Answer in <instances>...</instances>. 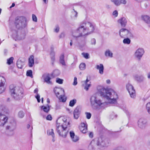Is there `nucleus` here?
Wrapping results in <instances>:
<instances>
[{"instance_id":"9b49d317","label":"nucleus","mask_w":150,"mask_h":150,"mask_svg":"<svg viewBox=\"0 0 150 150\" xmlns=\"http://www.w3.org/2000/svg\"><path fill=\"white\" fill-rule=\"evenodd\" d=\"M147 123V120L143 118L139 119L137 122V126L141 129H144Z\"/></svg>"},{"instance_id":"052dcab7","label":"nucleus","mask_w":150,"mask_h":150,"mask_svg":"<svg viewBox=\"0 0 150 150\" xmlns=\"http://www.w3.org/2000/svg\"><path fill=\"white\" fill-rule=\"evenodd\" d=\"M89 136L90 138H92L93 137V133L92 132H90L89 134Z\"/></svg>"},{"instance_id":"f257e3e1","label":"nucleus","mask_w":150,"mask_h":150,"mask_svg":"<svg viewBox=\"0 0 150 150\" xmlns=\"http://www.w3.org/2000/svg\"><path fill=\"white\" fill-rule=\"evenodd\" d=\"M70 127V121L65 117H60L57 120L56 129L59 136L63 138H66Z\"/></svg>"},{"instance_id":"9d476101","label":"nucleus","mask_w":150,"mask_h":150,"mask_svg":"<svg viewBox=\"0 0 150 150\" xmlns=\"http://www.w3.org/2000/svg\"><path fill=\"white\" fill-rule=\"evenodd\" d=\"M144 53L143 49L139 48L136 50L134 54V56L139 60H140Z\"/></svg>"},{"instance_id":"3c124183","label":"nucleus","mask_w":150,"mask_h":150,"mask_svg":"<svg viewBox=\"0 0 150 150\" xmlns=\"http://www.w3.org/2000/svg\"><path fill=\"white\" fill-rule=\"evenodd\" d=\"M32 19L35 22H37V18L36 16L34 14L32 15Z\"/></svg>"},{"instance_id":"ddd939ff","label":"nucleus","mask_w":150,"mask_h":150,"mask_svg":"<svg viewBox=\"0 0 150 150\" xmlns=\"http://www.w3.org/2000/svg\"><path fill=\"white\" fill-rule=\"evenodd\" d=\"M79 128L82 133H86L87 132V125L86 122H81L79 126Z\"/></svg>"},{"instance_id":"a878e982","label":"nucleus","mask_w":150,"mask_h":150,"mask_svg":"<svg viewBox=\"0 0 150 150\" xmlns=\"http://www.w3.org/2000/svg\"><path fill=\"white\" fill-rule=\"evenodd\" d=\"M41 110H43L46 112H48L50 110V107L48 105H47V106H42L41 107Z\"/></svg>"},{"instance_id":"7ed1b4c3","label":"nucleus","mask_w":150,"mask_h":150,"mask_svg":"<svg viewBox=\"0 0 150 150\" xmlns=\"http://www.w3.org/2000/svg\"><path fill=\"white\" fill-rule=\"evenodd\" d=\"M9 89L12 96L15 99L18 100L23 97V90L22 88L11 85L9 86Z\"/></svg>"},{"instance_id":"a18cd8bd","label":"nucleus","mask_w":150,"mask_h":150,"mask_svg":"<svg viewBox=\"0 0 150 150\" xmlns=\"http://www.w3.org/2000/svg\"><path fill=\"white\" fill-rule=\"evenodd\" d=\"M63 80L59 78H57L56 79V82L59 84H62L63 83Z\"/></svg>"},{"instance_id":"a211bd4d","label":"nucleus","mask_w":150,"mask_h":150,"mask_svg":"<svg viewBox=\"0 0 150 150\" xmlns=\"http://www.w3.org/2000/svg\"><path fill=\"white\" fill-rule=\"evenodd\" d=\"M108 143L105 140L103 141L101 138L98 139L97 144L98 146L100 145L103 147H106L108 146Z\"/></svg>"},{"instance_id":"4468645a","label":"nucleus","mask_w":150,"mask_h":150,"mask_svg":"<svg viewBox=\"0 0 150 150\" xmlns=\"http://www.w3.org/2000/svg\"><path fill=\"white\" fill-rule=\"evenodd\" d=\"M5 81V78L3 76H0V94L4 91L5 88L4 86Z\"/></svg>"},{"instance_id":"c85d7f7f","label":"nucleus","mask_w":150,"mask_h":150,"mask_svg":"<svg viewBox=\"0 0 150 150\" xmlns=\"http://www.w3.org/2000/svg\"><path fill=\"white\" fill-rule=\"evenodd\" d=\"M95 144L94 141H91L88 146V148L90 150H95Z\"/></svg>"},{"instance_id":"2f4dec72","label":"nucleus","mask_w":150,"mask_h":150,"mask_svg":"<svg viewBox=\"0 0 150 150\" xmlns=\"http://www.w3.org/2000/svg\"><path fill=\"white\" fill-rule=\"evenodd\" d=\"M47 134L50 135H51L53 138L54 137V130L52 129H49L47 131Z\"/></svg>"},{"instance_id":"603ef678","label":"nucleus","mask_w":150,"mask_h":150,"mask_svg":"<svg viewBox=\"0 0 150 150\" xmlns=\"http://www.w3.org/2000/svg\"><path fill=\"white\" fill-rule=\"evenodd\" d=\"M77 83V79L76 77H75L74 79V81L73 83V85H76Z\"/></svg>"},{"instance_id":"37998d69","label":"nucleus","mask_w":150,"mask_h":150,"mask_svg":"<svg viewBox=\"0 0 150 150\" xmlns=\"http://www.w3.org/2000/svg\"><path fill=\"white\" fill-rule=\"evenodd\" d=\"M146 109L148 112L150 114V102H149L146 105Z\"/></svg>"},{"instance_id":"f3484780","label":"nucleus","mask_w":150,"mask_h":150,"mask_svg":"<svg viewBox=\"0 0 150 150\" xmlns=\"http://www.w3.org/2000/svg\"><path fill=\"white\" fill-rule=\"evenodd\" d=\"M44 82L48 84H52V82L51 81L50 75L49 74H45L43 75Z\"/></svg>"},{"instance_id":"5701e85b","label":"nucleus","mask_w":150,"mask_h":150,"mask_svg":"<svg viewBox=\"0 0 150 150\" xmlns=\"http://www.w3.org/2000/svg\"><path fill=\"white\" fill-rule=\"evenodd\" d=\"M78 16V13L74 9L71 12V19L73 20L76 19Z\"/></svg>"},{"instance_id":"1a4fd4ad","label":"nucleus","mask_w":150,"mask_h":150,"mask_svg":"<svg viewBox=\"0 0 150 150\" xmlns=\"http://www.w3.org/2000/svg\"><path fill=\"white\" fill-rule=\"evenodd\" d=\"M126 87L131 97L132 98H134L136 96L135 91L133 86L128 83L126 85Z\"/></svg>"},{"instance_id":"7c9ffc66","label":"nucleus","mask_w":150,"mask_h":150,"mask_svg":"<svg viewBox=\"0 0 150 150\" xmlns=\"http://www.w3.org/2000/svg\"><path fill=\"white\" fill-rule=\"evenodd\" d=\"M96 69L98 70L100 74H103V66H97Z\"/></svg>"},{"instance_id":"a19ab883","label":"nucleus","mask_w":150,"mask_h":150,"mask_svg":"<svg viewBox=\"0 0 150 150\" xmlns=\"http://www.w3.org/2000/svg\"><path fill=\"white\" fill-rule=\"evenodd\" d=\"M26 75L28 76H29L32 78L33 75L32 71L31 70H29L27 71L26 73Z\"/></svg>"},{"instance_id":"4d7b16f0","label":"nucleus","mask_w":150,"mask_h":150,"mask_svg":"<svg viewBox=\"0 0 150 150\" xmlns=\"http://www.w3.org/2000/svg\"><path fill=\"white\" fill-rule=\"evenodd\" d=\"M79 68L81 70H84L86 69V66H79Z\"/></svg>"},{"instance_id":"79ce46f5","label":"nucleus","mask_w":150,"mask_h":150,"mask_svg":"<svg viewBox=\"0 0 150 150\" xmlns=\"http://www.w3.org/2000/svg\"><path fill=\"white\" fill-rule=\"evenodd\" d=\"M89 43L91 45H95L96 44V40L94 38L92 39L90 42Z\"/></svg>"},{"instance_id":"5fc2aeb1","label":"nucleus","mask_w":150,"mask_h":150,"mask_svg":"<svg viewBox=\"0 0 150 150\" xmlns=\"http://www.w3.org/2000/svg\"><path fill=\"white\" fill-rule=\"evenodd\" d=\"M69 134L71 138L73 137H74L75 136H76L74 132L73 131H71L70 132Z\"/></svg>"},{"instance_id":"f704fd0d","label":"nucleus","mask_w":150,"mask_h":150,"mask_svg":"<svg viewBox=\"0 0 150 150\" xmlns=\"http://www.w3.org/2000/svg\"><path fill=\"white\" fill-rule=\"evenodd\" d=\"M118 3L117 6H119L121 4H125L127 3L126 0H118Z\"/></svg>"},{"instance_id":"09e8293b","label":"nucleus","mask_w":150,"mask_h":150,"mask_svg":"<svg viewBox=\"0 0 150 150\" xmlns=\"http://www.w3.org/2000/svg\"><path fill=\"white\" fill-rule=\"evenodd\" d=\"M59 28L58 26H56L54 29V31L56 33L59 32Z\"/></svg>"},{"instance_id":"4c0bfd02","label":"nucleus","mask_w":150,"mask_h":150,"mask_svg":"<svg viewBox=\"0 0 150 150\" xmlns=\"http://www.w3.org/2000/svg\"><path fill=\"white\" fill-rule=\"evenodd\" d=\"M24 116V114L23 111H20L18 114V116L19 117L22 118Z\"/></svg>"},{"instance_id":"393cba45","label":"nucleus","mask_w":150,"mask_h":150,"mask_svg":"<svg viewBox=\"0 0 150 150\" xmlns=\"http://www.w3.org/2000/svg\"><path fill=\"white\" fill-rule=\"evenodd\" d=\"M89 80L87 78L86 80L84 81V84H83L84 86V89L86 91H88V89L91 86V84L90 83L88 84V82H89Z\"/></svg>"},{"instance_id":"e2e57ef3","label":"nucleus","mask_w":150,"mask_h":150,"mask_svg":"<svg viewBox=\"0 0 150 150\" xmlns=\"http://www.w3.org/2000/svg\"><path fill=\"white\" fill-rule=\"evenodd\" d=\"M38 92V89L37 88H36L34 91V93H37Z\"/></svg>"},{"instance_id":"58836bf2","label":"nucleus","mask_w":150,"mask_h":150,"mask_svg":"<svg viewBox=\"0 0 150 150\" xmlns=\"http://www.w3.org/2000/svg\"><path fill=\"white\" fill-rule=\"evenodd\" d=\"M144 79V76L142 75H140L137 77V80L139 81H143Z\"/></svg>"},{"instance_id":"b1692460","label":"nucleus","mask_w":150,"mask_h":150,"mask_svg":"<svg viewBox=\"0 0 150 150\" xmlns=\"http://www.w3.org/2000/svg\"><path fill=\"white\" fill-rule=\"evenodd\" d=\"M34 64V56L33 55H30L28 58L29 66H33Z\"/></svg>"},{"instance_id":"bf43d9fd","label":"nucleus","mask_w":150,"mask_h":150,"mask_svg":"<svg viewBox=\"0 0 150 150\" xmlns=\"http://www.w3.org/2000/svg\"><path fill=\"white\" fill-rule=\"evenodd\" d=\"M21 60L20 59H19L17 62V65H21Z\"/></svg>"},{"instance_id":"6e6552de","label":"nucleus","mask_w":150,"mask_h":150,"mask_svg":"<svg viewBox=\"0 0 150 150\" xmlns=\"http://www.w3.org/2000/svg\"><path fill=\"white\" fill-rule=\"evenodd\" d=\"M54 91L57 97L62 102H64V100L62 99L64 95V90L60 88L56 87L54 88Z\"/></svg>"},{"instance_id":"de8ad7c7","label":"nucleus","mask_w":150,"mask_h":150,"mask_svg":"<svg viewBox=\"0 0 150 150\" xmlns=\"http://www.w3.org/2000/svg\"><path fill=\"white\" fill-rule=\"evenodd\" d=\"M85 115H86V117L87 119H89L91 118V114L90 113L86 112H85Z\"/></svg>"},{"instance_id":"2eb2a0df","label":"nucleus","mask_w":150,"mask_h":150,"mask_svg":"<svg viewBox=\"0 0 150 150\" xmlns=\"http://www.w3.org/2000/svg\"><path fill=\"white\" fill-rule=\"evenodd\" d=\"M16 124L15 122H13L12 123L10 124L6 127V129L9 131L11 132V135L13 134V131L16 129Z\"/></svg>"},{"instance_id":"f8f14e48","label":"nucleus","mask_w":150,"mask_h":150,"mask_svg":"<svg viewBox=\"0 0 150 150\" xmlns=\"http://www.w3.org/2000/svg\"><path fill=\"white\" fill-rule=\"evenodd\" d=\"M87 30V35L92 33L94 30V28L91 23L87 22L85 24Z\"/></svg>"},{"instance_id":"aec40b11","label":"nucleus","mask_w":150,"mask_h":150,"mask_svg":"<svg viewBox=\"0 0 150 150\" xmlns=\"http://www.w3.org/2000/svg\"><path fill=\"white\" fill-rule=\"evenodd\" d=\"M13 38L16 40H21L24 39L25 38V35H18L17 33L13 34Z\"/></svg>"},{"instance_id":"72a5a7b5","label":"nucleus","mask_w":150,"mask_h":150,"mask_svg":"<svg viewBox=\"0 0 150 150\" xmlns=\"http://www.w3.org/2000/svg\"><path fill=\"white\" fill-rule=\"evenodd\" d=\"M131 40L128 38L124 39L123 40V42L125 44H129Z\"/></svg>"},{"instance_id":"20e7f679","label":"nucleus","mask_w":150,"mask_h":150,"mask_svg":"<svg viewBox=\"0 0 150 150\" xmlns=\"http://www.w3.org/2000/svg\"><path fill=\"white\" fill-rule=\"evenodd\" d=\"M90 103L92 107L96 105L99 107H103L107 104L106 102L103 101L102 98H98L96 95H93L91 97Z\"/></svg>"},{"instance_id":"8fccbe9b","label":"nucleus","mask_w":150,"mask_h":150,"mask_svg":"<svg viewBox=\"0 0 150 150\" xmlns=\"http://www.w3.org/2000/svg\"><path fill=\"white\" fill-rule=\"evenodd\" d=\"M112 15L114 17H117L118 16V12L117 11L115 10L112 13Z\"/></svg>"},{"instance_id":"bb28decb","label":"nucleus","mask_w":150,"mask_h":150,"mask_svg":"<svg viewBox=\"0 0 150 150\" xmlns=\"http://www.w3.org/2000/svg\"><path fill=\"white\" fill-rule=\"evenodd\" d=\"M64 55L62 54L59 57V62L63 65H66L64 59Z\"/></svg>"},{"instance_id":"f03ea898","label":"nucleus","mask_w":150,"mask_h":150,"mask_svg":"<svg viewBox=\"0 0 150 150\" xmlns=\"http://www.w3.org/2000/svg\"><path fill=\"white\" fill-rule=\"evenodd\" d=\"M99 92L100 95L107 100L110 103H117L118 96L117 93L113 90L101 87L99 90Z\"/></svg>"},{"instance_id":"423d86ee","label":"nucleus","mask_w":150,"mask_h":150,"mask_svg":"<svg viewBox=\"0 0 150 150\" xmlns=\"http://www.w3.org/2000/svg\"><path fill=\"white\" fill-rule=\"evenodd\" d=\"M15 24L17 27H25L26 25L25 18L23 17H18L16 18Z\"/></svg>"},{"instance_id":"473e14b6","label":"nucleus","mask_w":150,"mask_h":150,"mask_svg":"<svg viewBox=\"0 0 150 150\" xmlns=\"http://www.w3.org/2000/svg\"><path fill=\"white\" fill-rule=\"evenodd\" d=\"M117 117V114L114 112H112L110 115V118L112 120L116 118Z\"/></svg>"},{"instance_id":"6ab92c4d","label":"nucleus","mask_w":150,"mask_h":150,"mask_svg":"<svg viewBox=\"0 0 150 150\" xmlns=\"http://www.w3.org/2000/svg\"><path fill=\"white\" fill-rule=\"evenodd\" d=\"M80 113V109L79 107H76L73 112L74 118L76 119H77L79 116Z\"/></svg>"},{"instance_id":"13d9d810","label":"nucleus","mask_w":150,"mask_h":150,"mask_svg":"<svg viewBox=\"0 0 150 150\" xmlns=\"http://www.w3.org/2000/svg\"><path fill=\"white\" fill-rule=\"evenodd\" d=\"M65 36V34L64 33H61L59 37L60 38H64Z\"/></svg>"},{"instance_id":"dca6fc26","label":"nucleus","mask_w":150,"mask_h":150,"mask_svg":"<svg viewBox=\"0 0 150 150\" xmlns=\"http://www.w3.org/2000/svg\"><path fill=\"white\" fill-rule=\"evenodd\" d=\"M8 117L5 115L0 113V126H3L7 122Z\"/></svg>"},{"instance_id":"69168bd1","label":"nucleus","mask_w":150,"mask_h":150,"mask_svg":"<svg viewBox=\"0 0 150 150\" xmlns=\"http://www.w3.org/2000/svg\"><path fill=\"white\" fill-rule=\"evenodd\" d=\"M147 77L149 79H150V72L148 74Z\"/></svg>"},{"instance_id":"0eeeda50","label":"nucleus","mask_w":150,"mask_h":150,"mask_svg":"<svg viewBox=\"0 0 150 150\" xmlns=\"http://www.w3.org/2000/svg\"><path fill=\"white\" fill-rule=\"evenodd\" d=\"M119 35L122 38L126 37L131 38L133 37V35L131 31L125 28H122L120 30Z\"/></svg>"},{"instance_id":"c03bdc74","label":"nucleus","mask_w":150,"mask_h":150,"mask_svg":"<svg viewBox=\"0 0 150 150\" xmlns=\"http://www.w3.org/2000/svg\"><path fill=\"white\" fill-rule=\"evenodd\" d=\"M83 57L86 59L89 58V54L88 53L83 52L81 54Z\"/></svg>"},{"instance_id":"680f3d73","label":"nucleus","mask_w":150,"mask_h":150,"mask_svg":"<svg viewBox=\"0 0 150 150\" xmlns=\"http://www.w3.org/2000/svg\"><path fill=\"white\" fill-rule=\"evenodd\" d=\"M110 81L109 79H107L106 80V83L108 84H110Z\"/></svg>"},{"instance_id":"338daca9","label":"nucleus","mask_w":150,"mask_h":150,"mask_svg":"<svg viewBox=\"0 0 150 150\" xmlns=\"http://www.w3.org/2000/svg\"><path fill=\"white\" fill-rule=\"evenodd\" d=\"M117 150H124V149L123 148L120 147L118 148Z\"/></svg>"},{"instance_id":"c9c22d12","label":"nucleus","mask_w":150,"mask_h":150,"mask_svg":"<svg viewBox=\"0 0 150 150\" xmlns=\"http://www.w3.org/2000/svg\"><path fill=\"white\" fill-rule=\"evenodd\" d=\"M14 59V58L13 57H11L8 59H7V64L8 65L11 64L13 62V60Z\"/></svg>"},{"instance_id":"774afa93","label":"nucleus","mask_w":150,"mask_h":150,"mask_svg":"<svg viewBox=\"0 0 150 150\" xmlns=\"http://www.w3.org/2000/svg\"><path fill=\"white\" fill-rule=\"evenodd\" d=\"M43 1L45 4H47L48 2V0H43Z\"/></svg>"},{"instance_id":"c756f323","label":"nucleus","mask_w":150,"mask_h":150,"mask_svg":"<svg viewBox=\"0 0 150 150\" xmlns=\"http://www.w3.org/2000/svg\"><path fill=\"white\" fill-rule=\"evenodd\" d=\"M51 58L52 61L55 60V52L53 50H52L50 53Z\"/></svg>"},{"instance_id":"412c9836","label":"nucleus","mask_w":150,"mask_h":150,"mask_svg":"<svg viewBox=\"0 0 150 150\" xmlns=\"http://www.w3.org/2000/svg\"><path fill=\"white\" fill-rule=\"evenodd\" d=\"M118 22L120 24L121 26L125 27L126 25L127 21L125 18H122L119 19L118 21Z\"/></svg>"},{"instance_id":"ea45409f","label":"nucleus","mask_w":150,"mask_h":150,"mask_svg":"<svg viewBox=\"0 0 150 150\" xmlns=\"http://www.w3.org/2000/svg\"><path fill=\"white\" fill-rule=\"evenodd\" d=\"M71 139L72 141L74 142H76L79 140V137L77 136L76 135L74 137H71Z\"/></svg>"},{"instance_id":"0e129e2a","label":"nucleus","mask_w":150,"mask_h":150,"mask_svg":"<svg viewBox=\"0 0 150 150\" xmlns=\"http://www.w3.org/2000/svg\"><path fill=\"white\" fill-rule=\"evenodd\" d=\"M15 6V4L14 3H13L12 4V5L10 7V8H11L12 7H14Z\"/></svg>"},{"instance_id":"39448f33","label":"nucleus","mask_w":150,"mask_h":150,"mask_svg":"<svg viewBox=\"0 0 150 150\" xmlns=\"http://www.w3.org/2000/svg\"><path fill=\"white\" fill-rule=\"evenodd\" d=\"M87 30L85 25H81L72 32V35L75 38L87 35Z\"/></svg>"},{"instance_id":"e433bc0d","label":"nucleus","mask_w":150,"mask_h":150,"mask_svg":"<svg viewBox=\"0 0 150 150\" xmlns=\"http://www.w3.org/2000/svg\"><path fill=\"white\" fill-rule=\"evenodd\" d=\"M76 103V100L75 99L71 100L69 102V105L71 107H73Z\"/></svg>"},{"instance_id":"4be33fe9","label":"nucleus","mask_w":150,"mask_h":150,"mask_svg":"<svg viewBox=\"0 0 150 150\" xmlns=\"http://www.w3.org/2000/svg\"><path fill=\"white\" fill-rule=\"evenodd\" d=\"M105 56L108 58H112L113 57V54L112 52L109 49L107 50L104 53Z\"/></svg>"},{"instance_id":"6e6d98bb","label":"nucleus","mask_w":150,"mask_h":150,"mask_svg":"<svg viewBox=\"0 0 150 150\" xmlns=\"http://www.w3.org/2000/svg\"><path fill=\"white\" fill-rule=\"evenodd\" d=\"M36 98L37 99V101L38 103L40 102V96L39 94H37L35 96Z\"/></svg>"},{"instance_id":"49530a36","label":"nucleus","mask_w":150,"mask_h":150,"mask_svg":"<svg viewBox=\"0 0 150 150\" xmlns=\"http://www.w3.org/2000/svg\"><path fill=\"white\" fill-rule=\"evenodd\" d=\"M110 1L113 3L115 6H117L118 4V0H110Z\"/></svg>"},{"instance_id":"864d4df0","label":"nucleus","mask_w":150,"mask_h":150,"mask_svg":"<svg viewBox=\"0 0 150 150\" xmlns=\"http://www.w3.org/2000/svg\"><path fill=\"white\" fill-rule=\"evenodd\" d=\"M46 119L47 120H51L52 119V117L51 115H48L46 117Z\"/></svg>"},{"instance_id":"cd10ccee","label":"nucleus","mask_w":150,"mask_h":150,"mask_svg":"<svg viewBox=\"0 0 150 150\" xmlns=\"http://www.w3.org/2000/svg\"><path fill=\"white\" fill-rule=\"evenodd\" d=\"M142 19L146 23H149L150 22V18L148 16L144 15L142 17Z\"/></svg>"}]
</instances>
